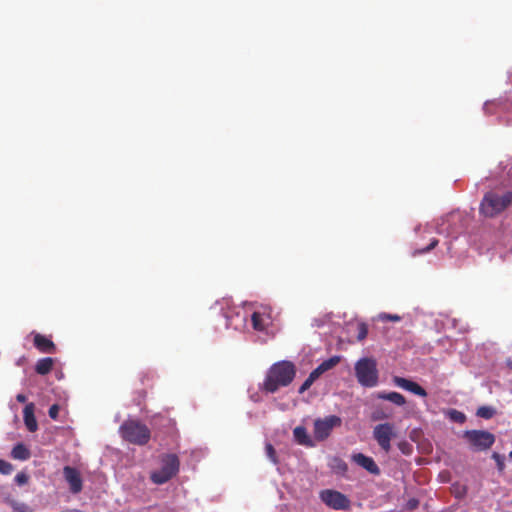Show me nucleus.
<instances>
[{
    "label": "nucleus",
    "instance_id": "obj_1",
    "mask_svg": "<svg viewBox=\"0 0 512 512\" xmlns=\"http://www.w3.org/2000/svg\"><path fill=\"white\" fill-rule=\"evenodd\" d=\"M296 375L295 365L290 361L274 363L267 371L261 389L268 393H275L281 387L288 386Z\"/></svg>",
    "mask_w": 512,
    "mask_h": 512
},
{
    "label": "nucleus",
    "instance_id": "obj_2",
    "mask_svg": "<svg viewBox=\"0 0 512 512\" xmlns=\"http://www.w3.org/2000/svg\"><path fill=\"white\" fill-rule=\"evenodd\" d=\"M119 432L125 441L140 446L147 444L151 437L150 429L137 420L124 421Z\"/></svg>",
    "mask_w": 512,
    "mask_h": 512
},
{
    "label": "nucleus",
    "instance_id": "obj_3",
    "mask_svg": "<svg viewBox=\"0 0 512 512\" xmlns=\"http://www.w3.org/2000/svg\"><path fill=\"white\" fill-rule=\"evenodd\" d=\"M512 204V192L499 195L495 192H487L480 204V212L485 217H494Z\"/></svg>",
    "mask_w": 512,
    "mask_h": 512
},
{
    "label": "nucleus",
    "instance_id": "obj_4",
    "mask_svg": "<svg viewBox=\"0 0 512 512\" xmlns=\"http://www.w3.org/2000/svg\"><path fill=\"white\" fill-rule=\"evenodd\" d=\"M355 375L362 386L375 387L379 379L376 360L368 357L359 359L355 363Z\"/></svg>",
    "mask_w": 512,
    "mask_h": 512
},
{
    "label": "nucleus",
    "instance_id": "obj_5",
    "mask_svg": "<svg viewBox=\"0 0 512 512\" xmlns=\"http://www.w3.org/2000/svg\"><path fill=\"white\" fill-rule=\"evenodd\" d=\"M462 438L474 452L487 451L495 443V435L486 430H466Z\"/></svg>",
    "mask_w": 512,
    "mask_h": 512
},
{
    "label": "nucleus",
    "instance_id": "obj_6",
    "mask_svg": "<svg viewBox=\"0 0 512 512\" xmlns=\"http://www.w3.org/2000/svg\"><path fill=\"white\" fill-rule=\"evenodd\" d=\"M179 469V460L176 455L168 454L162 458L161 467L151 473L150 479L155 484H164L169 481Z\"/></svg>",
    "mask_w": 512,
    "mask_h": 512
},
{
    "label": "nucleus",
    "instance_id": "obj_7",
    "mask_svg": "<svg viewBox=\"0 0 512 512\" xmlns=\"http://www.w3.org/2000/svg\"><path fill=\"white\" fill-rule=\"evenodd\" d=\"M342 420L336 415H330L325 418H318L314 421V438L318 441L327 439L333 428L340 426Z\"/></svg>",
    "mask_w": 512,
    "mask_h": 512
},
{
    "label": "nucleus",
    "instance_id": "obj_8",
    "mask_svg": "<svg viewBox=\"0 0 512 512\" xmlns=\"http://www.w3.org/2000/svg\"><path fill=\"white\" fill-rule=\"evenodd\" d=\"M396 437L394 425L386 422L378 424L373 429V438L386 453L391 450V440Z\"/></svg>",
    "mask_w": 512,
    "mask_h": 512
},
{
    "label": "nucleus",
    "instance_id": "obj_9",
    "mask_svg": "<svg viewBox=\"0 0 512 512\" xmlns=\"http://www.w3.org/2000/svg\"><path fill=\"white\" fill-rule=\"evenodd\" d=\"M321 499L328 507L335 510H348L350 508V500L347 496L335 490L322 491Z\"/></svg>",
    "mask_w": 512,
    "mask_h": 512
},
{
    "label": "nucleus",
    "instance_id": "obj_10",
    "mask_svg": "<svg viewBox=\"0 0 512 512\" xmlns=\"http://www.w3.org/2000/svg\"><path fill=\"white\" fill-rule=\"evenodd\" d=\"M63 474L69 484L70 491L74 494L81 492L83 483L80 472L74 467L65 466L63 468Z\"/></svg>",
    "mask_w": 512,
    "mask_h": 512
},
{
    "label": "nucleus",
    "instance_id": "obj_11",
    "mask_svg": "<svg viewBox=\"0 0 512 512\" xmlns=\"http://www.w3.org/2000/svg\"><path fill=\"white\" fill-rule=\"evenodd\" d=\"M393 382L396 386H398L402 389H405L417 396H420V397L427 396L426 390L414 381H411V380L403 378V377L396 376V377H394Z\"/></svg>",
    "mask_w": 512,
    "mask_h": 512
},
{
    "label": "nucleus",
    "instance_id": "obj_12",
    "mask_svg": "<svg viewBox=\"0 0 512 512\" xmlns=\"http://www.w3.org/2000/svg\"><path fill=\"white\" fill-rule=\"evenodd\" d=\"M352 460L357 465L368 471L370 474H380V468L375 463L372 457L366 456L363 453H355L352 455Z\"/></svg>",
    "mask_w": 512,
    "mask_h": 512
},
{
    "label": "nucleus",
    "instance_id": "obj_13",
    "mask_svg": "<svg viewBox=\"0 0 512 512\" xmlns=\"http://www.w3.org/2000/svg\"><path fill=\"white\" fill-rule=\"evenodd\" d=\"M251 320L254 330L262 332L271 323V316L267 309L264 308L263 311H255L251 316Z\"/></svg>",
    "mask_w": 512,
    "mask_h": 512
},
{
    "label": "nucleus",
    "instance_id": "obj_14",
    "mask_svg": "<svg viewBox=\"0 0 512 512\" xmlns=\"http://www.w3.org/2000/svg\"><path fill=\"white\" fill-rule=\"evenodd\" d=\"M35 405L34 403H28L23 409V419L26 428L30 432H35L38 429V423L34 415Z\"/></svg>",
    "mask_w": 512,
    "mask_h": 512
},
{
    "label": "nucleus",
    "instance_id": "obj_15",
    "mask_svg": "<svg viewBox=\"0 0 512 512\" xmlns=\"http://www.w3.org/2000/svg\"><path fill=\"white\" fill-rule=\"evenodd\" d=\"M33 342L34 346L42 353H54L56 350L53 341L42 334L36 333Z\"/></svg>",
    "mask_w": 512,
    "mask_h": 512
},
{
    "label": "nucleus",
    "instance_id": "obj_16",
    "mask_svg": "<svg viewBox=\"0 0 512 512\" xmlns=\"http://www.w3.org/2000/svg\"><path fill=\"white\" fill-rule=\"evenodd\" d=\"M375 397L377 399H382V400L390 401V402H392L393 404H395L397 406H403V405L406 404L405 397L401 393L395 392V391H392V392H377L375 394Z\"/></svg>",
    "mask_w": 512,
    "mask_h": 512
},
{
    "label": "nucleus",
    "instance_id": "obj_17",
    "mask_svg": "<svg viewBox=\"0 0 512 512\" xmlns=\"http://www.w3.org/2000/svg\"><path fill=\"white\" fill-rule=\"evenodd\" d=\"M293 435L298 444L310 447L313 446V442L304 426L295 427L293 430Z\"/></svg>",
    "mask_w": 512,
    "mask_h": 512
},
{
    "label": "nucleus",
    "instance_id": "obj_18",
    "mask_svg": "<svg viewBox=\"0 0 512 512\" xmlns=\"http://www.w3.org/2000/svg\"><path fill=\"white\" fill-rule=\"evenodd\" d=\"M219 304L221 305V310H224L225 308L228 309L227 312H223V316L226 319V327H231L233 316H238L239 313L236 311L235 307H232L230 299H223Z\"/></svg>",
    "mask_w": 512,
    "mask_h": 512
},
{
    "label": "nucleus",
    "instance_id": "obj_19",
    "mask_svg": "<svg viewBox=\"0 0 512 512\" xmlns=\"http://www.w3.org/2000/svg\"><path fill=\"white\" fill-rule=\"evenodd\" d=\"M54 365V359L51 357L41 358L35 365V371L39 375H47L50 373Z\"/></svg>",
    "mask_w": 512,
    "mask_h": 512
},
{
    "label": "nucleus",
    "instance_id": "obj_20",
    "mask_svg": "<svg viewBox=\"0 0 512 512\" xmlns=\"http://www.w3.org/2000/svg\"><path fill=\"white\" fill-rule=\"evenodd\" d=\"M11 456L14 459L25 461L28 460L31 456L30 450L22 443L16 444L12 451Z\"/></svg>",
    "mask_w": 512,
    "mask_h": 512
},
{
    "label": "nucleus",
    "instance_id": "obj_21",
    "mask_svg": "<svg viewBox=\"0 0 512 512\" xmlns=\"http://www.w3.org/2000/svg\"><path fill=\"white\" fill-rule=\"evenodd\" d=\"M341 360L340 356H332L327 360H324L321 364H319L316 368L319 370L321 374L333 369Z\"/></svg>",
    "mask_w": 512,
    "mask_h": 512
},
{
    "label": "nucleus",
    "instance_id": "obj_22",
    "mask_svg": "<svg viewBox=\"0 0 512 512\" xmlns=\"http://www.w3.org/2000/svg\"><path fill=\"white\" fill-rule=\"evenodd\" d=\"M330 466L332 470L337 474L345 475L346 472L348 471L347 463L339 457H334L331 461Z\"/></svg>",
    "mask_w": 512,
    "mask_h": 512
},
{
    "label": "nucleus",
    "instance_id": "obj_23",
    "mask_svg": "<svg viewBox=\"0 0 512 512\" xmlns=\"http://www.w3.org/2000/svg\"><path fill=\"white\" fill-rule=\"evenodd\" d=\"M496 411L490 406H481L477 409L476 415L483 419H491L495 415Z\"/></svg>",
    "mask_w": 512,
    "mask_h": 512
},
{
    "label": "nucleus",
    "instance_id": "obj_24",
    "mask_svg": "<svg viewBox=\"0 0 512 512\" xmlns=\"http://www.w3.org/2000/svg\"><path fill=\"white\" fill-rule=\"evenodd\" d=\"M10 506L14 512H33L32 509L25 503H20L17 501H11Z\"/></svg>",
    "mask_w": 512,
    "mask_h": 512
},
{
    "label": "nucleus",
    "instance_id": "obj_25",
    "mask_svg": "<svg viewBox=\"0 0 512 512\" xmlns=\"http://www.w3.org/2000/svg\"><path fill=\"white\" fill-rule=\"evenodd\" d=\"M437 245H438V239L432 238L426 247L421 248V249H416L413 252V256L427 253V252L431 251L432 249H434Z\"/></svg>",
    "mask_w": 512,
    "mask_h": 512
},
{
    "label": "nucleus",
    "instance_id": "obj_26",
    "mask_svg": "<svg viewBox=\"0 0 512 512\" xmlns=\"http://www.w3.org/2000/svg\"><path fill=\"white\" fill-rule=\"evenodd\" d=\"M265 451H266L267 457L271 460V462H273L274 464H277L278 459H277V455H276V450L274 449L273 445L270 443H267L265 446Z\"/></svg>",
    "mask_w": 512,
    "mask_h": 512
},
{
    "label": "nucleus",
    "instance_id": "obj_27",
    "mask_svg": "<svg viewBox=\"0 0 512 512\" xmlns=\"http://www.w3.org/2000/svg\"><path fill=\"white\" fill-rule=\"evenodd\" d=\"M449 415L450 418L457 423H463L466 420L465 414L458 410H451Z\"/></svg>",
    "mask_w": 512,
    "mask_h": 512
},
{
    "label": "nucleus",
    "instance_id": "obj_28",
    "mask_svg": "<svg viewBox=\"0 0 512 512\" xmlns=\"http://www.w3.org/2000/svg\"><path fill=\"white\" fill-rule=\"evenodd\" d=\"M492 458L495 460L497 468L500 472L505 469L504 457L497 452L492 454Z\"/></svg>",
    "mask_w": 512,
    "mask_h": 512
},
{
    "label": "nucleus",
    "instance_id": "obj_29",
    "mask_svg": "<svg viewBox=\"0 0 512 512\" xmlns=\"http://www.w3.org/2000/svg\"><path fill=\"white\" fill-rule=\"evenodd\" d=\"M13 471V466L11 463L0 459V473L8 475Z\"/></svg>",
    "mask_w": 512,
    "mask_h": 512
},
{
    "label": "nucleus",
    "instance_id": "obj_30",
    "mask_svg": "<svg viewBox=\"0 0 512 512\" xmlns=\"http://www.w3.org/2000/svg\"><path fill=\"white\" fill-rule=\"evenodd\" d=\"M368 334V327L365 323H360L358 325V333H357V340L362 341L367 337Z\"/></svg>",
    "mask_w": 512,
    "mask_h": 512
},
{
    "label": "nucleus",
    "instance_id": "obj_31",
    "mask_svg": "<svg viewBox=\"0 0 512 512\" xmlns=\"http://www.w3.org/2000/svg\"><path fill=\"white\" fill-rule=\"evenodd\" d=\"M29 477L26 473L20 472L15 476V482L18 485H25L28 483Z\"/></svg>",
    "mask_w": 512,
    "mask_h": 512
},
{
    "label": "nucleus",
    "instance_id": "obj_32",
    "mask_svg": "<svg viewBox=\"0 0 512 512\" xmlns=\"http://www.w3.org/2000/svg\"><path fill=\"white\" fill-rule=\"evenodd\" d=\"M379 318L381 320H389V321H394V322H398L401 320V317L397 314H388V313H382L379 315Z\"/></svg>",
    "mask_w": 512,
    "mask_h": 512
},
{
    "label": "nucleus",
    "instance_id": "obj_33",
    "mask_svg": "<svg viewBox=\"0 0 512 512\" xmlns=\"http://www.w3.org/2000/svg\"><path fill=\"white\" fill-rule=\"evenodd\" d=\"M60 407L58 404H53L48 411L49 417L53 420L58 418Z\"/></svg>",
    "mask_w": 512,
    "mask_h": 512
},
{
    "label": "nucleus",
    "instance_id": "obj_34",
    "mask_svg": "<svg viewBox=\"0 0 512 512\" xmlns=\"http://www.w3.org/2000/svg\"><path fill=\"white\" fill-rule=\"evenodd\" d=\"M313 383H314L313 380L308 376L307 379L300 386L299 393L300 394L304 393L306 390H308L312 386Z\"/></svg>",
    "mask_w": 512,
    "mask_h": 512
},
{
    "label": "nucleus",
    "instance_id": "obj_35",
    "mask_svg": "<svg viewBox=\"0 0 512 512\" xmlns=\"http://www.w3.org/2000/svg\"><path fill=\"white\" fill-rule=\"evenodd\" d=\"M389 418L388 414L380 413L379 411H375L372 415L373 420H381V419H387Z\"/></svg>",
    "mask_w": 512,
    "mask_h": 512
},
{
    "label": "nucleus",
    "instance_id": "obj_36",
    "mask_svg": "<svg viewBox=\"0 0 512 512\" xmlns=\"http://www.w3.org/2000/svg\"><path fill=\"white\" fill-rule=\"evenodd\" d=\"M322 374L319 372L317 368H315L310 374L309 377L315 382Z\"/></svg>",
    "mask_w": 512,
    "mask_h": 512
},
{
    "label": "nucleus",
    "instance_id": "obj_37",
    "mask_svg": "<svg viewBox=\"0 0 512 512\" xmlns=\"http://www.w3.org/2000/svg\"><path fill=\"white\" fill-rule=\"evenodd\" d=\"M419 502L416 499H410L407 503L409 509H415L418 506Z\"/></svg>",
    "mask_w": 512,
    "mask_h": 512
},
{
    "label": "nucleus",
    "instance_id": "obj_38",
    "mask_svg": "<svg viewBox=\"0 0 512 512\" xmlns=\"http://www.w3.org/2000/svg\"><path fill=\"white\" fill-rule=\"evenodd\" d=\"M16 400L20 403H25L27 401V397L24 394H18L16 396Z\"/></svg>",
    "mask_w": 512,
    "mask_h": 512
},
{
    "label": "nucleus",
    "instance_id": "obj_39",
    "mask_svg": "<svg viewBox=\"0 0 512 512\" xmlns=\"http://www.w3.org/2000/svg\"><path fill=\"white\" fill-rule=\"evenodd\" d=\"M508 175L509 177L512 179V167L510 168V170L508 171Z\"/></svg>",
    "mask_w": 512,
    "mask_h": 512
},
{
    "label": "nucleus",
    "instance_id": "obj_40",
    "mask_svg": "<svg viewBox=\"0 0 512 512\" xmlns=\"http://www.w3.org/2000/svg\"><path fill=\"white\" fill-rule=\"evenodd\" d=\"M509 457L512 459V451L509 453Z\"/></svg>",
    "mask_w": 512,
    "mask_h": 512
}]
</instances>
